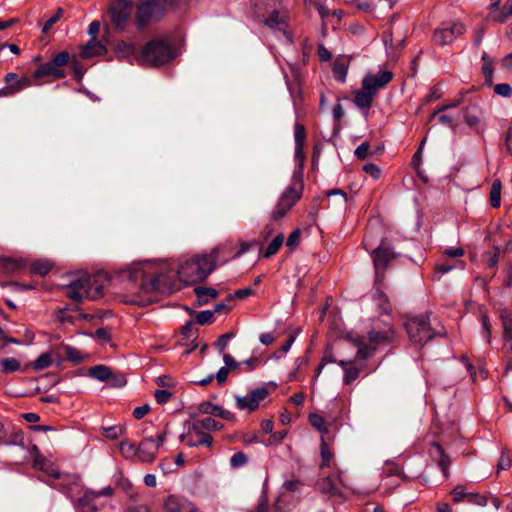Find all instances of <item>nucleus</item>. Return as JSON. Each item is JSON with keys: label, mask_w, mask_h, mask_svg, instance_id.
I'll list each match as a JSON object with an SVG mask.
<instances>
[{"label": "nucleus", "mask_w": 512, "mask_h": 512, "mask_svg": "<svg viewBox=\"0 0 512 512\" xmlns=\"http://www.w3.org/2000/svg\"><path fill=\"white\" fill-rule=\"evenodd\" d=\"M363 245L370 252L375 268V292L373 297L379 301V307L383 313H389L391 310L388 299L381 290L384 278V270L388 264L396 258L397 254L392 248V244L387 239H382L377 247H373L368 234L365 235Z\"/></svg>", "instance_id": "nucleus-1"}, {"label": "nucleus", "mask_w": 512, "mask_h": 512, "mask_svg": "<svg viewBox=\"0 0 512 512\" xmlns=\"http://www.w3.org/2000/svg\"><path fill=\"white\" fill-rule=\"evenodd\" d=\"M226 247H215L210 253H202L187 259L178 268L179 279L185 284H193L205 280L215 269L216 263H220L219 254Z\"/></svg>", "instance_id": "nucleus-2"}, {"label": "nucleus", "mask_w": 512, "mask_h": 512, "mask_svg": "<svg viewBox=\"0 0 512 512\" xmlns=\"http://www.w3.org/2000/svg\"><path fill=\"white\" fill-rule=\"evenodd\" d=\"M120 279L131 284H137L143 293L162 291L163 274L151 261L136 262L119 272Z\"/></svg>", "instance_id": "nucleus-3"}, {"label": "nucleus", "mask_w": 512, "mask_h": 512, "mask_svg": "<svg viewBox=\"0 0 512 512\" xmlns=\"http://www.w3.org/2000/svg\"><path fill=\"white\" fill-rule=\"evenodd\" d=\"M395 330L389 323L374 325L366 337H359L354 340L357 347V355L362 359L371 357L376 349L391 344L395 340Z\"/></svg>", "instance_id": "nucleus-4"}, {"label": "nucleus", "mask_w": 512, "mask_h": 512, "mask_svg": "<svg viewBox=\"0 0 512 512\" xmlns=\"http://www.w3.org/2000/svg\"><path fill=\"white\" fill-rule=\"evenodd\" d=\"M304 189L301 170L294 171L289 186L281 193L271 210L270 219L278 222L283 219L292 207L301 199Z\"/></svg>", "instance_id": "nucleus-5"}, {"label": "nucleus", "mask_w": 512, "mask_h": 512, "mask_svg": "<svg viewBox=\"0 0 512 512\" xmlns=\"http://www.w3.org/2000/svg\"><path fill=\"white\" fill-rule=\"evenodd\" d=\"M176 55L171 42L165 38H156L147 42L140 52V65L162 66Z\"/></svg>", "instance_id": "nucleus-6"}, {"label": "nucleus", "mask_w": 512, "mask_h": 512, "mask_svg": "<svg viewBox=\"0 0 512 512\" xmlns=\"http://www.w3.org/2000/svg\"><path fill=\"white\" fill-rule=\"evenodd\" d=\"M103 294V284L96 276L83 274L72 280L66 287V296L76 303L84 299L95 300Z\"/></svg>", "instance_id": "nucleus-7"}, {"label": "nucleus", "mask_w": 512, "mask_h": 512, "mask_svg": "<svg viewBox=\"0 0 512 512\" xmlns=\"http://www.w3.org/2000/svg\"><path fill=\"white\" fill-rule=\"evenodd\" d=\"M173 0H140L136 6L135 25L139 30L150 23L160 20L167 7L173 6Z\"/></svg>", "instance_id": "nucleus-8"}, {"label": "nucleus", "mask_w": 512, "mask_h": 512, "mask_svg": "<svg viewBox=\"0 0 512 512\" xmlns=\"http://www.w3.org/2000/svg\"><path fill=\"white\" fill-rule=\"evenodd\" d=\"M70 54L67 51L57 53L48 62L42 63L34 71L33 77L40 79L44 77H53L55 79H61L65 77V71L63 66L68 63Z\"/></svg>", "instance_id": "nucleus-9"}, {"label": "nucleus", "mask_w": 512, "mask_h": 512, "mask_svg": "<svg viewBox=\"0 0 512 512\" xmlns=\"http://www.w3.org/2000/svg\"><path fill=\"white\" fill-rule=\"evenodd\" d=\"M405 327L410 340L418 345L425 344L434 336L428 321V317L426 316H420L408 320L405 324Z\"/></svg>", "instance_id": "nucleus-10"}, {"label": "nucleus", "mask_w": 512, "mask_h": 512, "mask_svg": "<svg viewBox=\"0 0 512 512\" xmlns=\"http://www.w3.org/2000/svg\"><path fill=\"white\" fill-rule=\"evenodd\" d=\"M163 432L158 433L155 437L150 436L144 438L137 447V458L141 463H152L159 451L160 446L166 440V428Z\"/></svg>", "instance_id": "nucleus-11"}, {"label": "nucleus", "mask_w": 512, "mask_h": 512, "mask_svg": "<svg viewBox=\"0 0 512 512\" xmlns=\"http://www.w3.org/2000/svg\"><path fill=\"white\" fill-rule=\"evenodd\" d=\"M465 32L466 27L463 23L445 22L434 30L432 41L438 46L449 45Z\"/></svg>", "instance_id": "nucleus-12"}, {"label": "nucleus", "mask_w": 512, "mask_h": 512, "mask_svg": "<svg viewBox=\"0 0 512 512\" xmlns=\"http://www.w3.org/2000/svg\"><path fill=\"white\" fill-rule=\"evenodd\" d=\"M132 8L130 0H116L111 4L109 8L110 21L117 31H124L127 27Z\"/></svg>", "instance_id": "nucleus-13"}, {"label": "nucleus", "mask_w": 512, "mask_h": 512, "mask_svg": "<svg viewBox=\"0 0 512 512\" xmlns=\"http://www.w3.org/2000/svg\"><path fill=\"white\" fill-rule=\"evenodd\" d=\"M114 493L112 487L107 486L99 491L86 489L83 495L77 500L76 508L78 512H98L99 505L97 499L105 496L110 497Z\"/></svg>", "instance_id": "nucleus-14"}, {"label": "nucleus", "mask_w": 512, "mask_h": 512, "mask_svg": "<svg viewBox=\"0 0 512 512\" xmlns=\"http://www.w3.org/2000/svg\"><path fill=\"white\" fill-rule=\"evenodd\" d=\"M268 395L269 391L266 387H258L246 396H235L236 406L239 410L254 411Z\"/></svg>", "instance_id": "nucleus-15"}, {"label": "nucleus", "mask_w": 512, "mask_h": 512, "mask_svg": "<svg viewBox=\"0 0 512 512\" xmlns=\"http://www.w3.org/2000/svg\"><path fill=\"white\" fill-rule=\"evenodd\" d=\"M393 79V73L388 70H380L377 73H368L362 80L365 89H369L375 95L379 89L384 88Z\"/></svg>", "instance_id": "nucleus-16"}, {"label": "nucleus", "mask_w": 512, "mask_h": 512, "mask_svg": "<svg viewBox=\"0 0 512 512\" xmlns=\"http://www.w3.org/2000/svg\"><path fill=\"white\" fill-rule=\"evenodd\" d=\"M6 87L0 89V97L13 95L31 85L27 77H19L16 73H8L4 77Z\"/></svg>", "instance_id": "nucleus-17"}, {"label": "nucleus", "mask_w": 512, "mask_h": 512, "mask_svg": "<svg viewBox=\"0 0 512 512\" xmlns=\"http://www.w3.org/2000/svg\"><path fill=\"white\" fill-rule=\"evenodd\" d=\"M165 512H199L198 508L188 499L170 495L164 502Z\"/></svg>", "instance_id": "nucleus-18"}, {"label": "nucleus", "mask_w": 512, "mask_h": 512, "mask_svg": "<svg viewBox=\"0 0 512 512\" xmlns=\"http://www.w3.org/2000/svg\"><path fill=\"white\" fill-rule=\"evenodd\" d=\"M341 485H344V482L340 472L335 476L325 477L319 484L321 492L330 497L342 495L340 488Z\"/></svg>", "instance_id": "nucleus-19"}, {"label": "nucleus", "mask_w": 512, "mask_h": 512, "mask_svg": "<svg viewBox=\"0 0 512 512\" xmlns=\"http://www.w3.org/2000/svg\"><path fill=\"white\" fill-rule=\"evenodd\" d=\"M140 52L141 50L138 49L135 43L121 41L117 43L115 47V53L117 57L121 59H126L131 63L133 61H136L138 64H140Z\"/></svg>", "instance_id": "nucleus-20"}, {"label": "nucleus", "mask_w": 512, "mask_h": 512, "mask_svg": "<svg viewBox=\"0 0 512 512\" xmlns=\"http://www.w3.org/2000/svg\"><path fill=\"white\" fill-rule=\"evenodd\" d=\"M430 455L437 461L442 473L447 476L450 457L445 454L443 447L439 443L433 442L430 448Z\"/></svg>", "instance_id": "nucleus-21"}, {"label": "nucleus", "mask_w": 512, "mask_h": 512, "mask_svg": "<svg viewBox=\"0 0 512 512\" xmlns=\"http://www.w3.org/2000/svg\"><path fill=\"white\" fill-rule=\"evenodd\" d=\"M107 52V49L104 44L96 39V37H92L85 46L82 47L80 51V56L84 59L91 58L94 56L104 55Z\"/></svg>", "instance_id": "nucleus-22"}, {"label": "nucleus", "mask_w": 512, "mask_h": 512, "mask_svg": "<svg viewBox=\"0 0 512 512\" xmlns=\"http://www.w3.org/2000/svg\"><path fill=\"white\" fill-rule=\"evenodd\" d=\"M264 24L272 30L278 31L286 35V16L279 11H273L265 20Z\"/></svg>", "instance_id": "nucleus-23"}, {"label": "nucleus", "mask_w": 512, "mask_h": 512, "mask_svg": "<svg viewBox=\"0 0 512 512\" xmlns=\"http://www.w3.org/2000/svg\"><path fill=\"white\" fill-rule=\"evenodd\" d=\"M338 365L343 368V382L345 385L352 384L359 377L361 368L357 366L353 361L340 360Z\"/></svg>", "instance_id": "nucleus-24"}, {"label": "nucleus", "mask_w": 512, "mask_h": 512, "mask_svg": "<svg viewBox=\"0 0 512 512\" xmlns=\"http://www.w3.org/2000/svg\"><path fill=\"white\" fill-rule=\"evenodd\" d=\"M375 94L371 92L369 89H365L362 85L361 89L356 91L354 96L355 105L366 112L372 105L373 99L375 98Z\"/></svg>", "instance_id": "nucleus-25"}, {"label": "nucleus", "mask_w": 512, "mask_h": 512, "mask_svg": "<svg viewBox=\"0 0 512 512\" xmlns=\"http://www.w3.org/2000/svg\"><path fill=\"white\" fill-rule=\"evenodd\" d=\"M188 433H192L197 438V443H200L203 446L211 447L213 443L212 436L206 432L202 427H200V421L197 419L192 422L190 425Z\"/></svg>", "instance_id": "nucleus-26"}, {"label": "nucleus", "mask_w": 512, "mask_h": 512, "mask_svg": "<svg viewBox=\"0 0 512 512\" xmlns=\"http://www.w3.org/2000/svg\"><path fill=\"white\" fill-rule=\"evenodd\" d=\"M482 109L479 103L474 102L468 105L464 112V121L469 127H476L481 120Z\"/></svg>", "instance_id": "nucleus-27"}, {"label": "nucleus", "mask_w": 512, "mask_h": 512, "mask_svg": "<svg viewBox=\"0 0 512 512\" xmlns=\"http://www.w3.org/2000/svg\"><path fill=\"white\" fill-rule=\"evenodd\" d=\"M503 325V339L509 344L512 351V314L508 310H503L500 314Z\"/></svg>", "instance_id": "nucleus-28"}, {"label": "nucleus", "mask_w": 512, "mask_h": 512, "mask_svg": "<svg viewBox=\"0 0 512 512\" xmlns=\"http://www.w3.org/2000/svg\"><path fill=\"white\" fill-rule=\"evenodd\" d=\"M89 375L99 381H108L112 378V370L105 365H96L89 369Z\"/></svg>", "instance_id": "nucleus-29"}, {"label": "nucleus", "mask_w": 512, "mask_h": 512, "mask_svg": "<svg viewBox=\"0 0 512 512\" xmlns=\"http://www.w3.org/2000/svg\"><path fill=\"white\" fill-rule=\"evenodd\" d=\"M194 291L199 305L207 303L209 298H216L218 295V292L214 288L196 287Z\"/></svg>", "instance_id": "nucleus-30"}, {"label": "nucleus", "mask_w": 512, "mask_h": 512, "mask_svg": "<svg viewBox=\"0 0 512 512\" xmlns=\"http://www.w3.org/2000/svg\"><path fill=\"white\" fill-rule=\"evenodd\" d=\"M501 189V181L495 179L490 189V203L493 208H498L501 204Z\"/></svg>", "instance_id": "nucleus-31"}, {"label": "nucleus", "mask_w": 512, "mask_h": 512, "mask_svg": "<svg viewBox=\"0 0 512 512\" xmlns=\"http://www.w3.org/2000/svg\"><path fill=\"white\" fill-rule=\"evenodd\" d=\"M284 242V235L282 233L276 235L274 239L270 242V244L267 246L263 253L264 258H270L273 255H275Z\"/></svg>", "instance_id": "nucleus-32"}, {"label": "nucleus", "mask_w": 512, "mask_h": 512, "mask_svg": "<svg viewBox=\"0 0 512 512\" xmlns=\"http://www.w3.org/2000/svg\"><path fill=\"white\" fill-rule=\"evenodd\" d=\"M52 269V264L48 260H37L31 265V271L39 276H46Z\"/></svg>", "instance_id": "nucleus-33"}, {"label": "nucleus", "mask_w": 512, "mask_h": 512, "mask_svg": "<svg viewBox=\"0 0 512 512\" xmlns=\"http://www.w3.org/2000/svg\"><path fill=\"white\" fill-rule=\"evenodd\" d=\"M137 447L133 442L131 441H122L120 443V451L121 454L126 459H134L137 457Z\"/></svg>", "instance_id": "nucleus-34"}, {"label": "nucleus", "mask_w": 512, "mask_h": 512, "mask_svg": "<svg viewBox=\"0 0 512 512\" xmlns=\"http://www.w3.org/2000/svg\"><path fill=\"white\" fill-rule=\"evenodd\" d=\"M310 424L317 429L321 434L328 433V427L326 426L325 419L316 413H312L309 415Z\"/></svg>", "instance_id": "nucleus-35"}, {"label": "nucleus", "mask_w": 512, "mask_h": 512, "mask_svg": "<svg viewBox=\"0 0 512 512\" xmlns=\"http://www.w3.org/2000/svg\"><path fill=\"white\" fill-rule=\"evenodd\" d=\"M481 60L483 75L487 81L491 82L493 77V60L485 52L483 53Z\"/></svg>", "instance_id": "nucleus-36"}, {"label": "nucleus", "mask_w": 512, "mask_h": 512, "mask_svg": "<svg viewBox=\"0 0 512 512\" xmlns=\"http://www.w3.org/2000/svg\"><path fill=\"white\" fill-rule=\"evenodd\" d=\"M200 421V427L207 431H217L222 430L224 425L213 419L212 417H205L203 419H198Z\"/></svg>", "instance_id": "nucleus-37"}, {"label": "nucleus", "mask_w": 512, "mask_h": 512, "mask_svg": "<svg viewBox=\"0 0 512 512\" xmlns=\"http://www.w3.org/2000/svg\"><path fill=\"white\" fill-rule=\"evenodd\" d=\"M320 449L322 457L321 468L330 466L333 459V453L329 450L328 445L323 438L321 441Z\"/></svg>", "instance_id": "nucleus-38"}, {"label": "nucleus", "mask_w": 512, "mask_h": 512, "mask_svg": "<svg viewBox=\"0 0 512 512\" xmlns=\"http://www.w3.org/2000/svg\"><path fill=\"white\" fill-rule=\"evenodd\" d=\"M220 406L212 404L211 402L205 401L199 404L198 410L206 415L218 416Z\"/></svg>", "instance_id": "nucleus-39"}, {"label": "nucleus", "mask_w": 512, "mask_h": 512, "mask_svg": "<svg viewBox=\"0 0 512 512\" xmlns=\"http://www.w3.org/2000/svg\"><path fill=\"white\" fill-rule=\"evenodd\" d=\"M51 364L52 360L50 354L43 353L40 356H38V358L33 362L32 365L35 370H44L51 366Z\"/></svg>", "instance_id": "nucleus-40"}, {"label": "nucleus", "mask_w": 512, "mask_h": 512, "mask_svg": "<svg viewBox=\"0 0 512 512\" xmlns=\"http://www.w3.org/2000/svg\"><path fill=\"white\" fill-rule=\"evenodd\" d=\"M3 372H15L20 369V363L15 358H5L1 361Z\"/></svg>", "instance_id": "nucleus-41"}, {"label": "nucleus", "mask_w": 512, "mask_h": 512, "mask_svg": "<svg viewBox=\"0 0 512 512\" xmlns=\"http://www.w3.org/2000/svg\"><path fill=\"white\" fill-rule=\"evenodd\" d=\"M333 73L338 81L343 82L347 75V66L341 61H336L333 66Z\"/></svg>", "instance_id": "nucleus-42"}, {"label": "nucleus", "mask_w": 512, "mask_h": 512, "mask_svg": "<svg viewBox=\"0 0 512 512\" xmlns=\"http://www.w3.org/2000/svg\"><path fill=\"white\" fill-rule=\"evenodd\" d=\"M306 139V130L304 125L299 122H296L294 127V140L295 144L304 145Z\"/></svg>", "instance_id": "nucleus-43"}, {"label": "nucleus", "mask_w": 512, "mask_h": 512, "mask_svg": "<svg viewBox=\"0 0 512 512\" xmlns=\"http://www.w3.org/2000/svg\"><path fill=\"white\" fill-rule=\"evenodd\" d=\"M248 462L247 455L244 452H236L230 458V465L233 468H239L244 466Z\"/></svg>", "instance_id": "nucleus-44"}, {"label": "nucleus", "mask_w": 512, "mask_h": 512, "mask_svg": "<svg viewBox=\"0 0 512 512\" xmlns=\"http://www.w3.org/2000/svg\"><path fill=\"white\" fill-rule=\"evenodd\" d=\"M65 355L68 360H70L74 363H80L83 361L82 353L74 347H70V346L65 347Z\"/></svg>", "instance_id": "nucleus-45"}, {"label": "nucleus", "mask_w": 512, "mask_h": 512, "mask_svg": "<svg viewBox=\"0 0 512 512\" xmlns=\"http://www.w3.org/2000/svg\"><path fill=\"white\" fill-rule=\"evenodd\" d=\"M467 94V92H461L460 93V96L458 99L454 100V101H451L445 105H442L441 107H439L432 115V117L436 116L437 113L439 112H442V111H445V110H448V109H451V108H455L459 105H461L464 101V97L465 95Z\"/></svg>", "instance_id": "nucleus-46"}, {"label": "nucleus", "mask_w": 512, "mask_h": 512, "mask_svg": "<svg viewBox=\"0 0 512 512\" xmlns=\"http://www.w3.org/2000/svg\"><path fill=\"white\" fill-rule=\"evenodd\" d=\"M251 248V243L249 242H241L240 243V247H239V250H237L234 255L230 256V257H225L223 259H220V263L221 264H225L227 263L230 259H234V258H238L240 256H242L244 253L248 252Z\"/></svg>", "instance_id": "nucleus-47"}, {"label": "nucleus", "mask_w": 512, "mask_h": 512, "mask_svg": "<svg viewBox=\"0 0 512 512\" xmlns=\"http://www.w3.org/2000/svg\"><path fill=\"white\" fill-rule=\"evenodd\" d=\"M467 503L485 506L487 504V497L479 493L469 492L466 499Z\"/></svg>", "instance_id": "nucleus-48"}, {"label": "nucleus", "mask_w": 512, "mask_h": 512, "mask_svg": "<svg viewBox=\"0 0 512 512\" xmlns=\"http://www.w3.org/2000/svg\"><path fill=\"white\" fill-rule=\"evenodd\" d=\"M213 321V312L210 310H203L196 315V323L199 325L209 324Z\"/></svg>", "instance_id": "nucleus-49"}, {"label": "nucleus", "mask_w": 512, "mask_h": 512, "mask_svg": "<svg viewBox=\"0 0 512 512\" xmlns=\"http://www.w3.org/2000/svg\"><path fill=\"white\" fill-rule=\"evenodd\" d=\"M494 92L503 97L512 96V88L509 84L500 83L494 86Z\"/></svg>", "instance_id": "nucleus-50"}, {"label": "nucleus", "mask_w": 512, "mask_h": 512, "mask_svg": "<svg viewBox=\"0 0 512 512\" xmlns=\"http://www.w3.org/2000/svg\"><path fill=\"white\" fill-rule=\"evenodd\" d=\"M469 492H466L464 487L457 486L451 492L452 499L454 502L466 501L467 495Z\"/></svg>", "instance_id": "nucleus-51"}, {"label": "nucleus", "mask_w": 512, "mask_h": 512, "mask_svg": "<svg viewBox=\"0 0 512 512\" xmlns=\"http://www.w3.org/2000/svg\"><path fill=\"white\" fill-rule=\"evenodd\" d=\"M179 440L186 444L189 447H197L200 446V443H197V438H194L192 433H182L179 437Z\"/></svg>", "instance_id": "nucleus-52"}, {"label": "nucleus", "mask_w": 512, "mask_h": 512, "mask_svg": "<svg viewBox=\"0 0 512 512\" xmlns=\"http://www.w3.org/2000/svg\"><path fill=\"white\" fill-rule=\"evenodd\" d=\"M155 400L159 404L167 403L172 398V393L168 390H156L154 393Z\"/></svg>", "instance_id": "nucleus-53"}, {"label": "nucleus", "mask_w": 512, "mask_h": 512, "mask_svg": "<svg viewBox=\"0 0 512 512\" xmlns=\"http://www.w3.org/2000/svg\"><path fill=\"white\" fill-rule=\"evenodd\" d=\"M233 337V334L232 333H225L223 335H221L215 345L216 347L218 348L219 352H224L227 345H228V341Z\"/></svg>", "instance_id": "nucleus-54"}, {"label": "nucleus", "mask_w": 512, "mask_h": 512, "mask_svg": "<svg viewBox=\"0 0 512 512\" xmlns=\"http://www.w3.org/2000/svg\"><path fill=\"white\" fill-rule=\"evenodd\" d=\"M63 15V9L58 8L56 11V14L52 17H50L47 22L43 26V32L46 33L49 29L52 28V26L61 18Z\"/></svg>", "instance_id": "nucleus-55"}, {"label": "nucleus", "mask_w": 512, "mask_h": 512, "mask_svg": "<svg viewBox=\"0 0 512 512\" xmlns=\"http://www.w3.org/2000/svg\"><path fill=\"white\" fill-rule=\"evenodd\" d=\"M363 170L369 174L373 179H378L381 174L380 168L372 163L365 164L363 166Z\"/></svg>", "instance_id": "nucleus-56"}, {"label": "nucleus", "mask_w": 512, "mask_h": 512, "mask_svg": "<svg viewBox=\"0 0 512 512\" xmlns=\"http://www.w3.org/2000/svg\"><path fill=\"white\" fill-rule=\"evenodd\" d=\"M302 485V482L298 479H289L284 482L283 488L290 492H296Z\"/></svg>", "instance_id": "nucleus-57"}, {"label": "nucleus", "mask_w": 512, "mask_h": 512, "mask_svg": "<svg viewBox=\"0 0 512 512\" xmlns=\"http://www.w3.org/2000/svg\"><path fill=\"white\" fill-rule=\"evenodd\" d=\"M253 293H254V291L251 288L239 289V290L235 291L234 294H230L227 299L228 300H232L234 298L243 299V298H246V297L252 295Z\"/></svg>", "instance_id": "nucleus-58"}, {"label": "nucleus", "mask_w": 512, "mask_h": 512, "mask_svg": "<svg viewBox=\"0 0 512 512\" xmlns=\"http://www.w3.org/2000/svg\"><path fill=\"white\" fill-rule=\"evenodd\" d=\"M105 436L109 439H117L122 433V429L119 426H111L104 428Z\"/></svg>", "instance_id": "nucleus-59"}, {"label": "nucleus", "mask_w": 512, "mask_h": 512, "mask_svg": "<svg viewBox=\"0 0 512 512\" xmlns=\"http://www.w3.org/2000/svg\"><path fill=\"white\" fill-rule=\"evenodd\" d=\"M368 154L369 144L367 142L362 143L355 150V156L360 160H364L368 156Z\"/></svg>", "instance_id": "nucleus-60"}, {"label": "nucleus", "mask_w": 512, "mask_h": 512, "mask_svg": "<svg viewBox=\"0 0 512 512\" xmlns=\"http://www.w3.org/2000/svg\"><path fill=\"white\" fill-rule=\"evenodd\" d=\"M299 239H300V231L299 230L292 231L287 238L286 246L293 249L298 244Z\"/></svg>", "instance_id": "nucleus-61"}, {"label": "nucleus", "mask_w": 512, "mask_h": 512, "mask_svg": "<svg viewBox=\"0 0 512 512\" xmlns=\"http://www.w3.org/2000/svg\"><path fill=\"white\" fill-rule=\"evenodd\" d=\"M109 381L111 382L112 386L118 387V388L125 386L127 383L125 376L122 374H113L112 373V378H110Z\"/></svg>", "instance_id": "nucleus-62"}, {"label": "nucleus", "mask_w": 512, "mask_h": 512, "mask_svg": "<svg viewBox=\"0 0 512 512\" xmlns=\"http://www.w3.org/2000/svg\"><path fill=\"white\" fill-rule=\"evenodd\" d=\"M287 435L286 430L277 431L275 433H271V436L268 441V445H273L281 442Z\"/></svg>", "instance_id": "nucleus-63"}, {"label": "nucleus", "mask_w": 512, "mask_h": 512, "mask_svg": "<svg viewBox=\"0 0 512 512\" xmlns=\"http://www.w3.org/2000/svg\"><path fill=\"white\" fill-rule=\"evenodd\" d=\"M150 410L148 404H144L142 406H138L133 410V416L135 419L143 418Z\"/></svg>", "instance_id": "nucleus-64"}]
</instances>
